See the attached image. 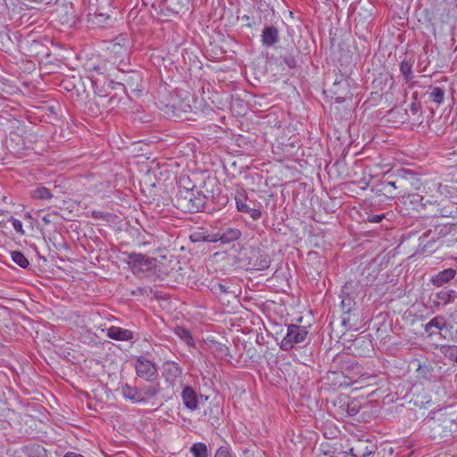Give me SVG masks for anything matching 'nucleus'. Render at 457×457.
Here are the masks:
<instances>
[{"instance_id":"f257e3e1","label":"nucleus","mask_w":457,"mask_h":457,"mask_svg":"<svg viewBox=\"0 0 457 457\" xmlns=\"http://www.w3.org/2000/svg\"><path fill=\"white\" fill-rule=\"evenodd\" d=\"M178 207L185 212H198L205 204V195L194 189H180L177 197Z\"/></svg>"},{"instance_id":"f03ea898","label":"nucleus","mask_w":457,"mask_h":457,"mask_svg":"<svg viewBox=\"0 0 457 457\" xmlns=\"http://www.w3.org/2000/svg\"><path fill=\"white\" fill-rule=\"evenodd\" d=\"M309 331L306 327L296 324H290L287 328V334L280 342L281 350L289 352L296 345L304 343L307 339Z\"/></svg>"},{"instance_id":"7ed1b4c3","label":"nucleus","mask_w":457,"mask_h":457,"mask_svg":"<svg viewBox=\"0 0 457 457\" xmlns=\"http://www.w3.org/2000/svg\"><path fill=\"white\" fill-rule=\"evenodd\" d=\"M135 370L137 375L148 381L152 382L158 377V370L155 364L145 357L140 356L135 363Z\"/></svg>"},{"instance_id":"20e7f679","label":"nucleus","mask_w":457,"mask_h":457,"mask_svg":"<svg viewBox=\"0 0 457 457\" xmlns=\"http://www.w3.org/2000/svg\"><path fill=\"white\" fill-rule=\"evenodd\" d=\"M183 370L180 365L173 361H165L162 366V375L166 383L174 386L178 379L182 376Z\"/></svg>"},{"instance_id":"39448f33","label":"nucleus","mask_w":457,"mask_h":457,"mask_svg":"<svg viewBox=\"0 0 457 457\" xmlns=\"http://www.w3.org/2000/svg\"><path fill=\"white\" fill-rule=\"evenodd\" d=\"M456 298L457 293L454 290L443 288L431 294L430 302L432 307L440 309L453 303Z\"/></svg>"},{"instance_id":"423d86ee","label":"nucleus","mask_w":457,"mask_h":457,"mask_svg":"<svg viewBox=\"0 0 457 457\" xmlns=\"http://www.w3.org/2000/svg\"><path fill=\"white\" fill-rule=\"evenodd\" d=\"M330 92L335 96L337 102H342L347 97H350V81L347 78H345L343 75L337 77L331 88Z\"/></svg>"},{"instance_id":"0eeeda50","label":"nucleus","mask_w":457,"mask_h":457,"mask_svg":"<svg viewBox=\"0 0 457 457\" xmlns=\"http://www.w3.org/2000/svg\"><path fill=\"white\" fill-rule=\"evenodd\" d=\"M452 328L453 326L446 321L444 316L437 315L424 326V330L430 337L439 332L445 338L446 337L443 335V332L449 331Z\"/></svg>"},{"instance_id":"6e6552de","label":"nucleus","mask_w":457,"mask_h":457,"mask_svg":"<svg viewBox=\"0 0 457 457\" xmlns=\"http://www.w3.org/2000/svg\"><path fill=\"white\" fill-rule=\"evenodd\" d=\"M456 269L448 268L433 275L430 278V282L433 286L441 287L453 280L456 277Z\"/></svg>"},{"instance_id":"1a4fd4ad","label":"nucleus","mask_w":457,"mask_h":457,"mask_svg":"<svg viewBox=\"0 0 457 457\" xmlns=\"http://www.w3.org/2000/svg\"><path fill=\"white\" fill-rule=\"evenodd\" d=\"M242 233L240 229L231 227H222L220 231L214 235V238L217 241H220L223 244H228L237 240L241 237Z\"/></svg>"},{"instance_id":"9d476101","label":"nucleus","mask_w":457,"mask_h":457,"mask_svg":"<svg viewBox=\"0 0 457 457\" xmlns=\"http://www.w3.org/2000/svg\"><path fill=\"white\" fill-rule=\"evenodd\" d=\"M262 44L266 47H271L279 41L278 29L273 26H265L262 32Z\"/></svg>"},{"instance_id":"9b49d317","label":"nucleus","mask_w":457,"mask_h":457,"mask_svg":"<svg viewBox=\"0 0 457 457\" xmlns=\"http://www.w3.org/2000/svg\"><path fill=\"white\" fill-rule=\"evenodd\" d=\"M54 14L62 24H70L74 21L75 15L71 4L58 6L54 11Z\"/></svg>"},{"instance_id":"f8f14e48","label":"nucleus","mask_w":457,"mask_h":457,"mask_svg":"<svg viewBox=\"0 0 457 457\" xmlns=\"http://www.w3.org/2000/svg\"><path fill=\"white\" fill-rule=\"evenodd\" d=\"M235 200L236 207L238 212L243 213H248L253 220H257L261 218L262 212L259 209L251 208L246 204V198L243 195L236 196Z\"/></svg>"},{"instance_id":"ddd939ff","label":"nucleus","mask_w":457,"mask_h":457,"mask_svg":"<svg viewBox=\"0 0 457 457\" xmlns=\"http://www.w3.org/2000/svg\"><path fill=\"white\" fill-rule=\"evenodd\" d=\"M106 336L113 340L129 341L133 339L134 333L129 329L112 326L109 328H107Z\"/></svg>"},{"instance_id":"4468645a","label":"nucleus","mask_w":457,"mask_h":457,"mask_svg":"<svg viewBox=\"0 0 457 457\" xmlns=\"http://www.w3.org/2000/svg\"><path fill=\"white\" fill-rule=\"evenodd\" d=\"M181 397L187 409L190 411H195L198 408L197 395L191 386H184L181 393Z\"/></svg>"},{"instance_id":"2eb2a0df","label":"nucleus","mask_w":457,"mask_h":457,"mask_svg":"<svg viewBox=\"0 0 457 457\" xmlns=\"http://www.w3.org/2000/svg\"><path fill=\"white\" fill-rule=\"evenodd\" d=\"M374 445L364 441H358L350 449L353 457H369L374 453Z\"/></svg>"},{"instance_id":"dca6fc26","label":"nucleus","mask_w":457,"mask_h":457,"mask_svg":"<svg viewBox=\"0 0 457 457\" xmlns=\"http://www.w3.org/2000/svg\"><path fill=\"white\" fill-rule=\"evenodd\" d=\"M121 392H122V395L126 399H128L133 403H143L142 402L143 398L141 396L140 388L132 386L129 384H125L121 387Z\"/></svg>"},{"instance_id":"f3484780","label":"nucleus","mask_w":457,"mask_h":457,"mask_svg":"<svg viewBox=\"0 0 457 457\" xmlns=\"http://www.w3.org/2000/svg\"><path fill=\"white\" fill-rule=\"evenodd\" d=\"M429 101L441 104L445 100V90L439 87H429L427 92Z\"/></svg>"},{"instance_id":"a211bd4d","label":"nucleus","mask_w":457,"mask_h":457,"mask_svg":"<svg viewBox=\"0 0 457 457\" xmlns=\"http://www.w3.org/2000/svg\"><path fill=\"white\" fill-rule=\"evenodd\" d=\"M175 335L189 347H195V343L190 331L184 327H177L174 329Z\"/></svg>"},{"instance_id":"6ab92c4d","label":"nucleus","mask_w":457,"mask_h":457,"mask_svg":"<svg viewBox=\"0 0 457 457\" xmlns=\"http://www.w3.org/2000/svg\"><path fill=\"white\" fill-rule=\"evenodd\" d=\"M414 60H403L400 63V71L404 78L406 83H411L413 79L412 66Z\"/></svg>"},{"instance_id":"aec40b11","label":"nucleus","mask_w":457,"mask_h":457,"mask_svg":"<svg viewBox=\"0 0 457 457\" xmlns=\"http://www.w3.org/2000/svg\"><path fill=\"white\" fill-rule=\"evenodd\" d=\"M142 402L145 403L149 399L154 398L159 392V385H149L140 387Z\"/></svg>"},{"instance_id":"412c9836","label":"nucleus","mask_w":457,"mask_h":457,"mask_svg":"<svg viewBox=\"0 0 457 457\" xmlns=\"http://www.w3.org/2000/svg\"><path fill=\"white\" fill-rule=\"evenodd\" d=\"M31 196L32 198L38 200H50L53 198V194L47 187L39 186L32 190Z\"/></svg>"},{"instance_id":"4be33fe9","label":"nucleus","mask_w":457,"mask_h":457,"mask_svg":"<svg viewBox=\"0 0 457 457\" xmlns=\"http://www.w3.org/2000/svg\"><path fill=\"white\" fill-rule=\"evenodd\" d=\"M194 457H209L207 446L204 443H195L190 448Z\"/></svg>"},{"instance_id":"5701e85b","label":"nucleus","mask_w":457,"mask_h":457,"mask_svg":"<svg viewBox=\"0 0 457 457\" xmlns=\"http://www.w3.org/2000/svg\"><path fill=\"white\" fill-rule=\"evenodd\" d=\"M190 239L192 242H217V239L204 232H194L190 235Z\"/></svg>"},{"instance_id":"b1692460","label":"nucleus","mask_w":457,"mask_h":457,"mask_svg":"<svg viewBox=\"0 0 457 457\" xmlns=\"http://www.w3.org/2000/svg\"><path fill=\"white\" fill-rule=\"evenodd\" d=\"M11 256L12 262L23 269L27 268L29 265V260L21 252L13 251L12 252Z\"/></svg>"},{"instance_id":"393cba45","label":"nucleus","mask_w":457,"mask_h":457,"mask_svg":"<svg viewBox=\"0 0 457 457\" xmlns=\"http://www.w3.org/2000/svg\"><path fill=\"white\" fill-rule=\"evenodd\" d=\"M441 351L449 360L457 362V345H443Z\"/></svg>"},{"instance_id":"a878e982","label":"nucleus","mask_w":457,"mask_h":457,"mask_svg":"<svg viewBox=\"0 0 457 457\" xmlns=\"http://www.w3.org/2000/svg\"><path fill=\"white\" fill-rule=\"evenodd\" d=\"M129 259L133 270H136L137 267L143 264H147V260L142 254L133 253L129 256Z\"/></svg>"},{"instance_id":"bb28decb","label":"nucleus","mask_w":457,"mask_h":457,"mask_svg":"<svg viewBox=\"0 0 457 457\" xmlns=\"http://www.w3.org/2000/svg\"><path fill=\"white\" fill-rule=\"evenodd\" d=\"M10 221L17 233H19L21 236L25 235V231L22 227V222L20 220L12 217L10 219Z\"/></svg>"},{"instance_id":"cd10ccee","label":"nucleus","mask_w":457,"mask_h":457,"mask_svg":"<svg viewBox=\"0 0 457 457\" xmlns=\"http://www.w3.org/2000/svg\"><path fill=\"white\" fill-rule=\"evenodd\" d=\"M214 457H231V453H230V452L228 451V448H226V447H220L217 450Z\"/></svg>"},{"instance_id":"c85d7f7f","label":"nucleus","mask_w":457,"mask_h":457,"mask_svg":"<svg viewBox=\"0 0 457 457\" xmlns=\"http://www.w3.org/2000/svg\"><path fill=\"white\" fill-rule=\"evenodd\" d=\"M385 218V214H375L368 217V221L372 223H379Z\"/></svg>"},{"instance_id":"c756f323","label":"nucleus","mask_w":457,"mask_h":457,"mask_svg":"<svg viewBox=\"0 0 457 457\" xmlns=\"http://www.w3.org/2000/svg\"><path fill=\"white\" fill-rule=\"evenodd\" d=\"M285 62L289 68H294L295 66V60L293 57L285 58Z\"/></svg>"},{"instance_id":"7c9ffc66","label":"nucleus","mask_w":457,"mask_h":457,"mask_svg":"<svg viewBox=\"0 0 457 457\" xmlns=\"http://www.w3.org/2000/svg\"><path fill=\"white\" fill-rule=\"evenodd\" d=\"M63 457H85V456H83L82 454H79V453H73V452H68L64 454Z\"/></svg>"},{"instance_id":"2f4dec72","label":"nucleus","mask_w":457,"mask_h":457,"mask_svg":"<svg viewBox=\"0 0 457 457\" xmlns=\"http://www.w3.org/2000/svg\"><path fill=\"white\" fill-rule=\"evenodd\" d=\"M386 184L389 187L395 188V189L402 187L401 185L397 186L396 181H386Z\"/></svg>"},{"instance_id":"473e14b6","label":"nucleus","mask_w":457,"mask_h":457,"mask_svg":"<svg viewBox=\"0 0 457 457\" xmlns=\"http://www.w3.org/2000/svg\"><path fill=\"white\" fill-rule=\"evenodd\" d=\"M96 18H100L98 22H102L104 20H106L108 18V16H104V14L101 13V14L96 15Z\"/></svg>"},{"instance_id":"72a5a7b5","label":"nucleus","mask_w":457,"mask_h":457,"mask_svg":"<svg viewBox=\"0 0 457 457\" xmlns=\"http://www.w3.org/2000/svg\"><path fill=\"white\" fill-rule=\"evenodd\" d=\"M431 233H432V231H431V230H428V231H427V232L423 233V235H422V237H421L422 240L424 241V240H425V238H426V237H428L430 236V234H431Z\"/></svg>"},{"instance_id":"f704fd0d","label":"nucleus","mask_w":457,"mask_h":457,"mask_svg":"<svg viewBox=\"0 0 457 457\" xmlns=\"http://www.w3.org/2000/svg\"><path fill=\"white\" fill-rule=\"evenodd\" d=\"M46 108L52 112V113H54L55 112V109H54V105H47Z\"/></svg>"},{"instance_id":"c9c22d12","label":"nucleus","mask_w":457,"mask_h":457,"mask_svg":"<svg viewBox=\"0 0 457 457\" xmlns=\"http://www.w3.org/2000/svg\"><path fill=\"white\" fill-rule=\"evenodd\" d=\"M42 220L44 221L45 224L50 223V220L47 217H43Z\"/></svg>"},{"instance_id":"e433bc0d","label":"nucleus","mask_w":457,"mask_h":457,"mask_svg":"<svg viewBox=\"0 0 457 457\" xmlns=\"http://www.w3.org/2000/svg\"><path fill=\"white\" fill-rule=\"evenodd\" d=\"M356 413H357V411H355V409H354V408H353V409H351V410L349 411V414H350V415H352V416H353V415H354V414H356Z\"/></svg>"},{"instance_id":"4c0bfd02","label":"nucleus","mask_w":457,"mask_h":457,"mask_svg":"<svg viewBox=\"0 0 457 457\" xmlns=\"http://www.w3.org/2000/svg\"><path fill=\"white\" fill-rule=\"evenodd\" d=\"M28 117L29 118V121H30V122H33V120H31V118H36V116H31V115H29Z\"/></svg>"},{"instance_id":"58836bf2","label":"nucleus","mask_w":457,"mask_h":457,"mask_svg":"<svg viewBox=\"0 0 457 457\" xmlns=\"http://www.w3.org/2000/svg\"><path fill=\"white\" fill-rule=\"evenodd\" d=\"M436 240V238L433 236V237H431V241L435 242Z\"/></svg>"},{"instance_id":"ea45409f","label":"nucleus","mask_w":457,"mask_h":457,"mask_svg":"<svg viewBox=\"0 0 457 457\" xmlns=\"http://www.w3.org/2000/svg\"><path fill=\"white\" fill-rule=\"evenodd\" d=\"M25 216H26V218H30L31 217L29 213H26Z\"/></svg>"},{"instance_id":"a19ab883","label":"nucleus","mask_w":457,"mask_h":457,"mask_svg":"<svg viewBox=\"0 0 457 457\" xmlns=\"http://www.w3.org/2000/svg\"><path fill=\"white\" fill-rule=\"evenodd\" d=\"M422 123V120H417V124L420 125Z\"/></svg>"},{"instance_id":"79ce46f5","label":"nucleus","mask_w":457,"mask_h":457,"mask_svg":"<svg viewBox=\"0 0 457 457\" xmlns=\"http://www.w3.org/2000/svg\"><path fill=\"white\" fill-rule=\"evenodd\" d=\"M455 1V4H456V6H457V0H454Z\"/></svg>"}]
</instances>
